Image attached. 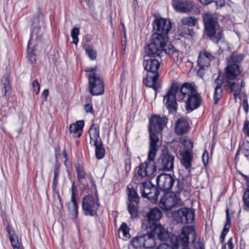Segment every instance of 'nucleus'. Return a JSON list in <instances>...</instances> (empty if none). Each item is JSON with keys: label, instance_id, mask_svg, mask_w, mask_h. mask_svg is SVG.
Listing matches in <instances>:
<instances>
[{"label": "nucleus", "instance_id": "obj_1", "mask_svg": "<svg viewBox=\"0 0 249 249\" xmlns=\"http://www.w3.org/2000/svg\"><path fill=\"white\" fill-rule=\"evenodd\" d=\"M178 100L183 101L185 99L186 108L188 112H191L197 108L201 102V97L196 89L189 83H184L178 89L177 84H173L170 90L164 97L165 106L170 113H175L177 108Z\"/></svg>", "mask_w": 249, "mask_h": 249}, {"label": "nucleus", "instance_id": "obj_2", "mask_svg": "<svg viewBox=\"0 0 249 249\" xmlns=\"http://www.w3.org/2000/svg\"><path fill=\"white\" fill-rule=\"evenodd\" d=\"M153 25L156 32L153 34L151 43L146 49V53L149 55L155 57L159 56L163 51H166L167 34L172 25L169 20L162 18H155Z\"/></svg>", "mask_w": 249, "mask_h": 249}, {"label": "nucleus", "instance_id": "obj_3", "mask_svg": "<svg viewBox=\"0 0 249 249\" xmlns=\"http://www.w3.org/2000/svg\"><path fill=\"white\" fill-rule=\"evenodd\" d=\"M196 239V233L192 226L184 227L180 235L178 237L175 235L169 236V240L173 246L167 243L161 244L156 249H189V241L194 242Z\"/></svg>", "mask_w": 249, "mask_h": 249}, {"label": "nucleus", "instance_id": "obj_4", "mask_svg": "<svg viewBox=\"0 0 249 249\" xmlns=\"http://www.w3.org/2000/svg\"><path fill=\"white\" fill-rule=\"evenodd\" d=\"M161 53L159 56H155L156 59L149 58L144 59L143 65L145 70L147 71L146 77L143 79V83L147 87L152 88L155 91L156 95L157 90L161 87V83L159 79L158 70L160 66ZM149 56V55L147 54ZM154 57V56L149 55Z\"/></svg>", "mask_w": 249, "mask_h": 249}, {"label": "nucleus", "instance_id": "obj_5", "mask_svg": "<svg viewBox=\"0 0 249 249\" xmlns=\"http://www.w3.org/2000/svg\"><path fill=\"white\" fill-rule=\"evenodd\" d=\"M158 149L159 147H156L153 144L150 146L146 160L136 168V173L133 178L135 183H139V181L147 177L151 178L153 177L156 170L154 160Z\"/></svg>", "mask_w": 249, "mask_h": 249}, {"label": "nucleus", "instance_id": "obj_6", "mask_svg": "<svg viewBox=\"0 0 249 249\" xmlns=\"http://www.w3.org/2000/svg\"><path fill=\"white\" fill-rule=\"evenodd\" d=\"M202 18L206 34L212 41L218 43L223 38V35L216 16L210 13H205Z\"/></svg>", "mask_w": 249, "mask_h": 249}, {"label": "nucleus", "instance_id": "obj_7", "mask_svg": "<svg viewBox=\"0 0 249 249\" xmlns=\"http://www.w3.org/2000/svg\"><path fill=\"white\" fill-rule=\"evenodd\" d=\"M167 118L165 117H160L153 115L150 120L148 126V131L150 135V146L152 144L156 147H159L158 143L159 139L157 134L160 133L167 123Z\"/></svg>", "mask_w": 249, "mask_h": 249}, {"label": "nucleus", "instance_id": "obj_8", "mask_svg": "<svg viewBox=\"0 0 249 249\" xmlns=\"http://www.w3.org/2000/svg\"><path fill=\"white\" fill-rule=\"evenodd\" d=\"M143 248L151 249L155 247V238L157 237L162 241H166L169 237V233L161 225L155 226L151 233L142 235Z\"/></svg>", "mask_w": 249, "mask_h": 249}, {"label": "nucleus", "instance_id": "obj_9", "mask_svg": "<svg viewBox=\"0 0 249 249\" xmlns=\"http://www.w3.org/2000/svg\"><path fill=\"white\" fill-rule=\"evenodd\" d=\"M244 58L243 54L233 53L229 58H227L228 65L225 71V80H232L240 74L241 71L239 64Z\"/></svg>", "mask_w": 249, "mask_h": 249}, {"label": "nucleus", "instance_id": "obj_10", "mask_svg": "<svg viewBox=\"0 0 249 249\" xmlns=\"http://www.w3.org/2000/svg\"><path fill=\"white\" fill-rule=\"evenodd\" d=\"M137 187L140 189L142 196L146 197L152 202H155L158 199L159 192L156 187L150 182L139 181Z\"/></svg>", "mask_w": 249, "mask_h": 249}, {"label": "nucleus", "instance_id": "obj_11", "mask_svg": "<svg viewBox=\"0 0 249 249\" xmlns=\"http://www.w3.org/2000/svg\"><path fill=\"white\" fill-rule=\"evenodd\" d=\"M99 206V199L97 196L87 195L83 197L82 207L86 215H95Z\"/></svg>", "mask_w": 249, "mask_h": 249}, {"label": "nucleus", "instance_id": "obj_12", "mask_svg": "<svg viewBox=\"0 0 249 249\" xmlns=\"http://www.w3.org/2000/svg\"><path fill=\"white\" fill-rule=\"evenodd\" d=\"M89 90L92 95H101L104 91L103 82L100 75L92 74L89 76Z\"/></svg>", "mask_w": 249, "mask_h": 249}, {"label": "nucleus", "instance_id": "obj_13", "mask_svg": "<svg viewBox=\"0 0 249 249\" xmlns=\"http://www.w3.org/2000/svg\"><path fill=\"white\" fill-rule=\"evenodd\" d=\"M175 157L170 153H163L158 159L156 168L165 171H170L174 168Z\"/></svg>", "mask_w": 249, "mask_h": 249}, {"label": "nucleus", "instance_id": "obj_14", "mask_svg": "<svg viewBox=\"0 0 249 249\" xmlns=\"http://www.w3.org/2000/svg\"><path fill=\"white\" fill-rule=\"evenodd\" d=\"M225 82L229 89L233 92L234 100L237 102V99L241 98V91L242 88L245 86V83L242 79H234Z\"/></svg>", "mask_w": 249, "mask_h": 249}, {"label": "nucleus", "instance_id": "obj_15", "mask_svg": "<svg viewBox=\"0 0 249 249\" xmlns=\"http://www.w3.org/2000/svg\"><path fill=\"white\" fill-rule=\"evenodd\" d=\"M180 199H178L174 195L172 196L170 193H166L161 198L159 206L164 211L171 210L177 204H179Z\"/></svg>", "mask_w": 249, "mask_h": 249}, {"label": "nucleus", "instance_id": "obj_16", "mask_svg": "<svg viewBox=\"0 0 249 249\" xmlns=\"http://www.w3.org/2000/svg\"><path fill=\"white\" fill-rule=\"evenodd\" d=\"M156 180L159 189L165 191L172 188L175 179L169 174H161L158 176Z\"/></svg>", "mask_w": 249, "mask_h": 249}, {"label": "nucleus", "instance_id": "obj_17", "mask_svg": "<svg viewBox=\"0 0 249 249\" xmlns=\"http://www.w3.org/2000/svg\"><path fill=\"white\" fill-rule=\"evenodd\" d=\"M162 213L158 208H154L150 210L147 214V220L149 226L151 228H154L155 226H159L157 222L161 218Z\"/></svg>", "mask_w": 249, "mask_h": 249}, {"label": "nucleus", "instance_id": "obj_18", "mask_svg": "<svg viewBox=\"0 0 249 249\" xmlns=\"http://www.w3.org/2000/svg\"><path fill=\"white\" fill-rule=\"evenodd\" d=\"M179 218L178 221L182 223H192L195 216L194 212L191 209L184 208L178 211Z\"/></svg>", "mask_w": 249, "mask_h": 249}, {"label": "nucleus", "instance_id": "obj_19", "mask_svg": "<svg viewBox=\"0 0 249 249\" xmlns=\"http://www.w3.org/2000/svg\"><path fill=\"white\" fill-rule=\"evenodd\" d=\"M214 59V56L210 52L203 50L199 53L197 60V65L201 68H208L210 62Z\"/></svg>", "mask_w": 249, "mask_h": 249}, {"label": "nucleus", "instance_id": "obj_20", "mask_svg": "<svg viewBox=\"0 0 249 249\" xmlns=\"http://www.w3.org/2000/svg\"><path fill=\"white\" fill-rule=\"evenodd\" d=\"M172 5L177 11L183 13L190 12L194 7L191 2L183 0H173Z\"/></svg>", "mask_w": 249, "mask_h": 249}, {"label": "nucleus", "instance_id": "obj_21", "mask_svg": "<svg viewBox=\"0 0 249 249\" xmlns=\"http://www.w3.org/2000/svg\"><path fill=\"white\" fill-rule=\"evenodd\" d=\"M189 125L187 121L183 118L177 120L176 123L175 132L178 135H181L188 132Z\"/></svg>", "mask_w": 249, "mask_h": 249}, {"label": "nucleus", "instance_id": "obj_22", "mask_svg": "<svg viewBox=\"0 0 249 249\" xmlns=\"http://www.w3.org/2000/svg\"><path fill=\"white\" fill-rule=\"evenodd\" d=\"M181 156V163L189 172L191 170L192 161L193 158L191 151H185L180 153Z\"/></svg>", "mask_w": 249, "mask_h": 249}, {"label": "nucleus", "instance_id": "obj_23", "mask_svg": "<svg viewBox=\"0 0 249 249\" xmlns=\"http://www.w3.org/2000/svg\"><path fill=\"white\" fill-rule=\"evenodd\" d=\"M84 125V122L82 120L77 121L75 123L71 124L69 126L70 133L73 135V137H80L83 132Z\"/></svg>", "mask_w": 249, "mask_h": 249}, {"label": "nucleus", "instance_id": "obj_24", "mask_svg": "<svg viewBox=\"0 0 249 249\" xmlns=\"http://www.w3.org/2000/svg\"><path fill=\"white\" fill-rule=\"evenodd\" d=\"M90 143L97 144L99 142V125L94 124L91 126L89 131Z\"/></svg>", "mask_w": 249, "mask_h": 249}, {"label": "nucleus", "instance_id": "obj_25", "mask_svg": "<svg viewBox=\"0 0 249 249\" xmlns=\"http://www.w3.org/2000/svg\"><path fill=\"white\" fill-rule=\"evenodd\" d=\"M69 213L72 219H75L78 215V204L75 198H71V202L67 203Z\"/></svg>", "mask_w": 249, "mask_h": 249}, {"label": "nucleus", "instance_id": "obj_26", "mask_svg": "<svg viewBox=\"0 0 249 249\" xmlns=\"http://www.w3.org/2000/svg\"><path fill=\"white\" fill-rule=\"evenodd\" d=\"M216 86L214 88V103L216 104L222 96V89L221 85L222 81L218 76L214 81Z\"/></svg>", "mask_w": 249, "mask_h": 249}, {"label": "nucleus", "instance_id": "obj_27", "mask_svg": "<svg viewBox=\"0 0 249 249\" xmlns=\"http://www.w3.org/2000/svg\"><path fill=\"white\" fill-rule=\"evenodd\" d=\"M119 236L124 240H126L130 237L129 228L125 223H123L120 227L118 231Z\"/></svg>", "mask_w": 249, "mask_h": 249}, {"label": "nucleus", "instance_id": "obj_28", "mask_svg": "<svg viewBox=\"0 0 249 249\" xmlns=\"http://www.w3.org/2000/svg\"><path fill=\"white\" fill-rule=\"evenodd\" d=\"M162 53L170 54L171 57H172L174 61L177 62L178 61L179 62L182 61V59L184 57L183 53L177 50H175L173 48H172V49H169V52H168L167 49H166V51H163V52Z\"/></svg>", "mask_w": 249, "mask_h": 249}, {"label": "nucleus", "instance_id": "obj_29", "mask_svg": "<svg viewBox=\"0 0 249 249\" xmlns=\"http://www.w3.org/2000/svg\"><path fill=\"white\" fill-rule=\"evenodd\" d=\"M95 147V154L98 159H103L105 155V150L103 146V143L101 140L97 144H92Z\"/></svg>", "mask_w": 249, "mask_h": 249}, {"label": "nucleus", "instance_id": "obj_30", "mask_svg": "<svg viewBox=\"0 0 249 249\" xmlns=\"http://www.w3.org/2000/svg\"><path fill=\"white\" fill-rule=\"evenodd\" d=\"M1 90L5 96H8L11 92V86L8 77H4L1 80Z\"/></svg>", "mask_w": 249, "mask_h": 249}, {"label": "nucleus", "instance_id": "obj_31", "mask_svg": "<svg viewBox=\"0 0 249 249\" xmlns=\"http://www.w3.org/2000/svg\"><path fill=\"white\" fill-rule=\"evenodd\" d=\"M43 35V31L40 30V28L34 27L32 33L31 35V38L29 41L28 45L31 43L32 40L36 39L40 41Z\"/></svg>", "mask_w": 249, "mask_h": 249}, {"label": "nucleus", "instance_id": "obj_32", "mask_svg": "<svg viewBox=\"0 0 249 249\" xmlns=\"http://www.w3.org/2000/svg\"><path fill=\"white\" fill-rule=\"evenodd\" d=\"M198 22V19L195 17H187L182 18L181 23L184 25L194 26Z\"/></svg>", "mask_w": 249, "mask_h": 249}, {"label": "nucleus", "instance_id": "obj_33", "mask_svg": "<svg viewBox=\"0 0 249 249\" xmlns=\"http://www.w3.org/2000/svg\"><path fill=\"white\" fill-rule=\"evenodd\" d=\"M86 54L91 60H94L97 57V52L93 49V47L89 45H87L85 47Z\"/></svg>", "mask_w": 249, "mask_h": 249}, {"label": "nucleus", "instance_id": "obj_34", "mask_svg": "<svg viewBox=\"0 0 249 249\" xmlns=\"http://www.w3.org/2000/svg\"><path fill=\"white\" fill-rule=\"evenodd\" d=\"M226 224L224 226V229L221 233L222 234H223L225 236H226L228 232L229 231L230 227L231 226V219L230 217L229 209L228 208H227L226 209Z\"/></svg>", "mask_w": 249, "mask_h": 249}, {"label": "nucleus", "instance_id": "obj_35", "mask_svg": "<svg viewBox=\"0 0 249 249\" xmlns=\"http://www.w3.org/2000/svg\"><path fill=\"white\" fill-rule=\"evenodd\" d=\"M138 203L130 202L128 205V210L131 215V217L136 218L138 216Z\"/></svg>", "mask_w": 249, "mask_h": 249}, {"label": "nucleus", "instance_id": "obj_36", "mask_svg": "<svg viewBox=\"0 0 249 249\" xmlns=\"http://www.w3.org/2000/svg\"><path fill=\"white\" fill-rule=\"evenodd\" d=\"M128 198L130 202L138 203L139 201L138 195L134 188H128Z\"/></svg>", "mask_w": 249, "mask_h": 249}, {"label": "nucleus", "instance_id": "obj_37", "mask_svg": "<svg viewBox=\"0 0 249 249\" xmlns=\"http://www.w3.org/2000/svg\"><path fill=\"white\" fill-rule=\"evenodd\" d=\"M142 236H136L132 239L131 243L133 247L136 249L143 247V242Z\"/></svg>", "mask_w": 249, "mask_h": 249}, {"label": "nucleus", "instance_id": "obj_38", "mask_svg": "<svg viewBox=\"0 0 249 249\" xmlns=\"http://www.w3.org/2000/svg\"><path fill=\"white\" fill-rule=\"evenodd\" d=\"M76 172L78 181L80 183H83V180L85 178V173L83 168L79 164L77 165L76 166Z\"/></svg>", "mask_w": 249, "mask_h": 249}, {"label": "nucleus", "instance_id": "obj_39", "mask_svg": "<svg viewBox=\"0 0 249 249\" xmlns=\"http://www.w3.org/2000/svg\"><path fill=\"white\" fill-rule=\"evenodd\" d=\"M79 29L78 28L74 27L71 30V35L72 38V43L75 45H77L78 43L79 39L78 36L79 35Z\"/></svg>", "mask_w": 249, "mask_h": 249}, {"label": "nucleus", "instance_id": "obj_40", "mask_svg": "<svg viewBox=\"0 0 249 249\" xmlns=\"http://www.w3.org/2000/svg\"><path fill=\"white\" fill-rule=\"evenodd\" d=\"M244 201V209L246 211H249V189H247L243 196Z\"/></svg>", "mask_w": 249, "mask_h": 249}, {"label": "nucleus", "instance_id": "obj_41", "mask_svg": "<svg viewBox=\"0 0 249 249\" xmlns=\"http://www.w3.org/2000/svg\"><path fill=\"white\" fill-rule=\"evenodd\" d=\"M240 149L243 155L249 160V142H244Z\"/></svg>", "mask_w": 249, "mask_h": 249}, {"label": "nucleus", "instance_id": "obj_42", "mask_svg": "<svg viewBox=\"0 0 249 249\" xmlns=\"http://www.w3.org/2000/svg\"><path fill=\"white\" fill-rule=\"evenodd\" d=\"M59 174V170L58 168L55 167L54 171V177L53 182V188L54 191L56 190L58 181V176Z\"/></svg>", "mask_w": 249, "mask_h": 249}, {"label": "nucleus", "instance_id": "obj_43", "mask_svg": "<svg viewBox=\"0 0 249 249\" xmlns=\"http://www.w3.org/2000/svg\"><path fill=\"white\" fill-rule=\"evenodd\" d=\"M181 143L184 145L185 151H191L193 148V143L189 139H184L182 140Z\"/></svg>", "mask_w": 249, "mask_h": 249}, {"label": "nucleus", "instance_id": "obj_44", "mask_svg": "<svg viewBox=\"0 0 249 249\" xmlns=\"http://www.w3.org/2000/svg\"><path fill=\"white\" fill-rule=\"evenodd\" d=\"M10 241L12 247H13V249H15L16 247H18V246H21L18 242V240L17 236L10 238Z\"/></svg>", "mask_w": 249, "mask_h": 249}, {"label": "nucleus", "instance_id": "obj_45", "mask_svg": "<svg viewBox=\"0 0 249 249\" xmlns=\"http://www.w3.org/2000/svg\"><path fill=\"white\" fill-rule=\"evenodd\" d=\"M95 68L87 67L85 69V71L87 72V76L89 79V76L92 74L99 75V74L95 72Z\"/></svg>", "mask_w": 249, "mask_h": 249}, {"label": "nucleus", "instance_id": "obj_46", "mask_svg": "<svg viewBox=\"0 0 249 249\" xmlns=\"http://www.w3.org/2000/svg\"><path fill=\"white\" fill-rule=\"evenodd\" d=\"M27 57L31 63H34L36 62V55L32 52H28Z\"/></svg>", "mask_w": 249, "mask_h": 249}, {"label": "nucleus", "instance_id": "obj_47", "mask_svg": "<svg viewBox=\"0 0 249 249\" xmlns=\"http://www.w3.org/2000/svg\"><path fill=\"white\" fill-rule=\"evenodd\" d=\"M233 249V244L232 242V238L231 237L227 243L225 244L224 246H223L222 249Z\"/></svg>", "mask_w": 249, "mask_h": 249}, {"label": "nucleus", "instance_id": "obj_48", "mask_svg": "<svg viewBox=\"0 0 249 249\" xmlns=\"http://www.w3.org/2000/svg\"><path fill=\"white\" fill-rule=\"evenodd\" d=\"M242 105L245 112H248L249 110V104L247 101V98L245 94H244L243 96Z\"/></svg>", "mask_w": 249, "mask_h": 249}, {"label": "nucleus", "instance_id": "obj_49", "mask_svg": "<svg viewBox=\"0 0 249 249\" xmlns=\"http://www.w3.org/2000/svg\"><path fill=\"white\" fill-rule=\"evenodd\" d=\"M243 131L245 135L249 136V121H245Z\"/></svg>", "mask_w": 249, "mask_h": 249}, {"label": "nucleus", "instance_id": "obj_50", "mask_svg": "<svg viewBox=\"0 0 249 249\" xmlns=\"http://www.w3.org/2000/svg\"><path fill=\"white\" fill-rule=\"evenodd\" d=\"M32 86L34 88V90L36 92V93H38L40 90V85L37 80H36L33 81L32 83Z\"/></svg>", "mask_w": 249, "mask_h": 249}, {"label": "nucleus", "instance_id": "obj_51", "mask_svg": "<svg viewBox=\"0 0 249 249\" xmlns=\"http://www.w3.org/2000/svg\"><path fill=\"white\" fill-rule=\"evenodd\" d=\"M202 159L204 165H207L209 160V154L207 151L204 152Z\"/></svg>", "mask_w": 249, "mask_h": 249}, {"label": "nucleus", "instance_id": "obj_52", "mask_svg": "<svg viewBox=\"0 0 249 249\" xmlns=\"http://www.w3.org/2000/svg\"><path fill=\"white\" fill-rule=\"evenodd\" d=\"M71 198H72V199L75 198V194H76V192L77 191V188H76V186L75 185V182L74 181H73L72 182V186H71Z\"/></svg>", "mask_w": 249, "mask_h": 249}, {"label": "nucleus", "instance_id": "obj_53", "mask_svg": "<svg viewBox=\"0 0 249 249\" xmlns=\"http://www.w3.org/2000/svg\"><path fill=\"white\" fill-rule=\"evenodd\" d=\"M6 230L9 234V238L16 236L15 234L14 231L13 230V229L10 226H8L6 228Z\"/></svg>", "mask_w": 249, "mask_h": 249}, {"label": "nucleus", "instance_id": "obj_54", "mask_svg": "<svg viewBox=\"0 0 249 249\" xmlns=\"http://www.w3.org/2000/svg\"><path fill=\"white\" fill-rule=\"evenodd\" d=\"M49 95V90L47 89H44L41 94V98L43 101H46Z\"/></svg>", "mask_w": 249, "mask_h": 249}, {"label": "nucleus", "instance_id": "obj_55", "mask_svg": "<svg viewBox=\"0 0 249 249\" xmlns=\"http://www.w3.org/2000/svg\"><path fill=\"white\" fill-rule=\"evenodd\" d=\"M199 69L197 71V74L200 77L202 78L203 75L205 74L204 71L208 69V68H201V67H199Z\"/></svg>", "mask_w": 249, "mask_h": 249}, {"label": "nucleus", "instance_id": "obj_56", "mask_svg": "<svg viewBox=\"0 0 249 249\" xmlns=\"http://www.w3.org/2000/svg\"><path fill=\"white\" fill-rule=\"evenodd\" d=\"M182 34L186 35H190L192 36L194 34V32L192 30L189 29L188 28H185L184 29V31L182 32Z\"/></svg>", "mask_w": 249, "mask_h": 249}, {"label": "nucleus", "instance_id": "obj_57", "mask_svg": "<svg viewBox=\"0 0 249 249\" xmlns=\"http://www.w3.org/2000/svg\"><path fill=\"white\" fill-rule=\"evenodd\" d=\"M85 110L87 113L91 112L93 111L91 104H87L85 105Z\"/></svg>", "mask_w": 249, "mask_h": 249}, {"label": "nucleus", "instance_id": "obj_58", "mask_svg": "<svg viewBox=\"0 0 249 249\" xmlns=\"http://www.w3.org/2000/svg\"><path fill=\"white\" fill-rule=\"evenodd\" d=\"M57 197L59 203V207H58V208L59 209L60 212H61V211L63 210V201L59 194L58 195Z\"/></svg>", "mask_w": 249, "mask_h": 249}, {"label": "nucleus", "instance_id": "obj_59", "mask_svg": "<svg viewBox=\"0 0 249 249\" xmlns=\"http://www.w3.org/2000/svg\"><path fill=\"white\" fill-rule=\"evenodd\" d=\"M217 7H222L225 5V0H215Z\"/></svg>", "mask_w": 249, "mask_h": 249}, {"label": "nucleus", "instance_id": "obj_60", "mask_svg": "<svg viewBox=\"0 0 249 249\" xmlns=\"http://www.w3.org/2000/svg\"><path fill=\"white\" fill-rule=\"evenodd\" d=\"M203 5H208L209 4L211 3L213 0H198Z\"/></svg>", "mask_w": 249, "mask_h": 249}, {"label": "nucleus", "instance_id": "obj_61", "mask_svg": "<svg viewBox=\"0 0 249 249\" xmlns=\"http://www.w3.org/2000/svg\"><path fill=\"white\" fill-rule=\"evenodd\" d=\"M225 235L221 234V235H220V241L222 243H223L224 242V241L225 240Z\"/></svg>", "mask_w": 249, "mask_h": 249}, {"label": "nucleus", "instance_id": "obj_62", "mask_svg": "<svg viewBox=\"0 0 249 249\" xmlns=\"http://www.w3.org/2000/svg\"><path fill=\"white\" fill-rule=\"evenodd\" d=\"M82 3L85 2L86 5H89L90 0H80Z\"/></svg>", "mask_w": 249, "mask_h": 249}, {"label": "nucleus", "instance_id": "obj_63", "mask_svg": "<svg viewBox=\"0 0 249 249\" xmlns=\"http://www.w3.org/2000/svg\"><path fill=\"white\" fill-rule=\"evenodd\" d=\"M241 175L245 178V179L246 180H247L248 183L249 182V177L246 175H245L242 173H241Z\"/></svg>", "mask_w": 249, "mask_h": 249}, {"label": "nucleus", "instance_id": "obj_64", "mask_svg": "<svg viewBox=\"0 0 249 249\" xmlns=\"http://www.w3.org/2000/svg\"><path fill=\"white\" fill-rule=\"evenodd\" d=\"M15 249H23L22 246H18V247H16Z\"/></svg>", "mask_w": 249, "mask_h": 249}]
</instances>
